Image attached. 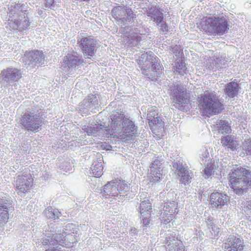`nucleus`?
<instances>
[{
    "mask_svg": "<svg viewBox=\"0 0 251 251\" xmlns=\"http://www.w3.org/2000/svg\"><path fill=\"white\" fill-rule=\"evenodd\" d=\"M24 55L30 62L41 63L44 59L43 51L38 50L26 51Z\"/></svg>",
    "mask_w": 251,
    "mask_h": 251,
    "instance_id": "22",
    "label": "nucleus"
},
{
    "mask_svg": "<svg viewBox=\"0 0 251 251\" xmlns=\"http://www.w3.org/2000/svg\"><path fill=\"white\" fill-rule=\"evenodd\" d=\"M49 243V240L47 239H43L42 243L44 245H47Z\"/></svg>",
    "mask_w": 251,
    "mask_h": 251,
    "instance_id": "36",
    "label": "nucleus"
},
{
    "mask_svg": "<svg viewBox=\"0 0 251 251\" xmlns=\"http://www.w3.org/2000/svg\"><path fill=\"white\" fill-rule=\"evenodd\" d=\"M172 251H185L184 245L181 243H177L173 247Z\"/></svg>",
    "mask_w": 251,
    "mask_h": 251,
    "instance_id": "31",
    "label": "nucleus"
},
{
    "mask_svg": "<svg viewBox=\"0 0 251 251\" xmlns=\"http://www.w3.org/2000/svg\"><path fill=\"white\" fill-rule=\"evenodd\" d=\"M97 41L91 37H85L78 40L77 44L84 55L93 56L95 54Z\"/></svg>",
    "mask_w": 251,
    "mask_h": 251,
    "instance_id": "15",
    "label": "nucleus"
},
{
    "mask_svg": "<svg viewBox=\"0 0 251 251\" xmlns=\"http://www.w3.org/2000/svg\"><path fill=\"white\" fill-rule=\"evenodd\" d=\"M214 162H211L208 163L204 169V173L207 176H211L214 173V170L215 169Z\"/></svg>",
    "mask_w": 251,
    "mask_h": 251,
    "instance_id": "28",
    "label": "nucleus"
},
{
    "mask_svg": "<svg viewBox=\"0 0 251 251\" xmlns=\"http://www.w3.org/2000/svg\"><path fill=\"white\" fill-rule=\"evenodd\" d=\"M165 176L163 167L161 161L155 159L150 166V172L149 176V181L151 185L159 183Z\"/></svg>",
    "mask_w": 251,
    "mask_h": 251,
    "instance_id": "10",
    "label": "nucleus"
},
{
    "mask_svg": "<svg viewBox=\"0 0 251 251\" xmlns=\"http://www.w3.org/2000/svg\"><path fill=\"white\" fill-rule=\"evenodd\" d=\"M127 38L132 42H139L141 40L140 34L136 32L132 33L131 35L127 36Z\"/></svg>",
    "mask_w": 251,
    "mask_h": 251,
    "instance_id": "30",
    "label": "nucleus"
},
{
    "mask_svg": "<svg viewBox=\"0 0 251 251\" xmlns=\"http://www.w3.org/2000/svg\"><path fill=\"white\" fill-rule=\"evenodd\" d=\"M111 123L108 126L101 125H95L93 127L88 126L85 131L89 136L98 134L104 137H109L114 134L115 131L121 130L123 133V139L132 138L135 136L137 127L134 123L123 113H117L111 116Z\"/></svg>",
    "mask_w": 251,
    "mask_h": 251,
    "instance_id": "1",
    "label": "nucleus"
},
{
    "mask_svg": "<svg viewBox=\"0 0 251 251\" xmlns=\"http://www.w3.org/2000/svg\"><path fill=\"white\" fill-rule=\"evenodd\" d=\"M0 75L3 79L9 82L17 81L22 77L20 70L10 68L2 70Z\"/></svg>",
    "mask_w": 251,
    "mask_h": 251,
    "instance_id": "18",
    "label": "nucleus"
},
{
    "mask_svg": "<svg viewBox=\"0 0 251 251\" xmlns=\"http://www.w3.org/2000/svg\"><path fill=\"white\" fill-rule=\"evenodd\" d=\"M228 179L229 185L233 192L241 195L251 186V171L246 167H237L231 170Z\"/></svg>",
    "mask_w": 251,
    "mask_h": 251,
    "instance_id": "3",
    "label": "nucleus"
},
{
    "mask_svg": "<svg viewBox=\"0 0 251 251\" xmlns=\"http://www.w3.org/2000/svg\"><path fill=\"white\" fill-rule=\"evenodd\" d=\"M9 207L6 203L2 201L0 202V222L1 223L6 224L8 222L9 218L8 209Z\"/></svg>",
    "mask_w": 251,
    "mask_h": 251,
    "instance_id": "24",
    "label": "nucleus"
},
{
    "mask_svg": "<svg viewBox=\"0 0 251 251\" xmlns=\"http://www.w3.org/2000/svg\"><path fill=\"white\" fill-rule=\"evenodd\" d=\"M177 203L173 201L167 202L164 205L162 214V222L164 224H167L173 219H176L177 214Z\"/></svg>",
    "mask_w": 251,
    "mask_h": 251,
    "instance_id": "14",
    "label": "nucleus"
},
{
    "mask_svg": "<svg viewBox=\"0 0 251 251\" xmlns=\"http://www.w3.org/2000/svg\"><path fill=\"white\" fill-rule=\"evenodd\" d=\"M245 247L243 240L233 235L226 238L222 246L225 251H243Z\"/></svg>",
    "mask_w": 251,
    "mask_h": 251,
    "instance_id": "11",
    "label": "nucleus"
},
{
    "mask_svg": "<svg viewBox=\"0 0 251 251\" xmlns=\"http://www.w3.org/2000/svg\"><path fill=\"white\" fill-rule=\"evenodd\" d=\"M63 63L69 68L76 69L83 65L84 60L79 58L77 53L74 50L69 51L64 57Z\"/></svg>",
    "mask_w": 251,
    "mask_h": 251,
    "instance_id": "17",
    "label": "nucleus"
},
{
    "mask_svg": "<svg viewBox=\"0 0 251 251\" xmlns=\"http://www.w3.org/2000/svg\"><path fill=\"white\" fill-rule=\"evenodd\" d=\"M244 142V150L247 154L251 155V137L245 139Z\"/></svg>",
    "mask_w": 251,
    "mask_h": 251,
    "instance_id": "29",
    "label": "nucleus"
},
{
    "mask_svg": "<svg viewBox=\"0 0 251 251\" xmlns=\"http://www.w3.org/2000/svg\"><path fill=\"white\" fill-rule=\"evenodd\" d=\"M176 170L178 172V176L180 177V182L184 185L190 183L193 174L189 170L188 166L177 167Z\"/></svg>",
    "mask_w": 251,
    "mask_h": 251,
    "instance_id": "19",
    "label": "nucleus"
},
{
    "mask_svg": "<svg viewBox=\"0 0 251 251\" xmlns=\"http://www.w3.org/2000/svg\"><path fill=\"white\" fill-rule=\"evenodd\" d=\"M25 23L27 26H29L30 25V22L28 20H25Z\"/></svg>",
    "mask_w": 251,
    "mask_h": 251,
    "instance_id": "38",
    "label": "nucleus"
},
{
    "mask_svg": "<svg viewBox=\"0 0 251 251\" xmlns=\"http://www.w3.org/2000/svg\"><path fill=\"white\" fill-rule=\"evenodd\" d=\"M176 68L177 71H178V72L180 73V72L178 71V70L180 69H183L185 68V64L183 62H181L180 63L177 62L176 64Z\"/></svg>",
    "mask_w": 251,
    "mask_h": 251,
    "instance_id": "34",
    "label": "nucleus"
},
{
    "mask_svg": "<svg viewBox=\"0 0 251 251\" xmlns=\"http://www.w3.org/2000/svg\"><path fill=\"white\" fill-rule=\"evenodd\" d=\"M198 107L202 116L209 117L221 113L225 109L223 100L215 93L205 91L198 97Z\"/></svg>",
    "mask_w": 251,
    "mask_h": 251,
    "instance_id": "4",
    "label": "nucleus"
},
{
    "mask_svg": "<svg viewBox=\"0 0 251 251\" xmlns=\"http://www.w3.org/2000/svg\"><path fill=\"white\" fill-rule=\"evenodd\" d=\"M111 14L117 21L124 24L133 21L136 18L132 9L126 6H115L112 9Z\"/></svg>",
    "mask_w": 251,
    "mask_h": 251,
    "instance_id": "7",
    "label": "nucleus"
},
{
    "mask_svg": "<svg viewBox=\"0 0 251 251\" xmlns=\"http://www.w3.org/2000/svg\"><path fill=\"white\" fill-rule=\"evenodd\" d=\"M54 3V0H45V6L46 8H51V6H52Z\"/></svg>",
    "mask_w": 251,
    "mask_h": 251,
    "instance_id": "33",
    "label": "nucleus"
},
{
    "mask_svg": "<svg viewBox=\"0 0 251 251\" xmlns=\"http://www.w3.org/2000/svg\"><path fill=\"white\" fill-rule=\"evenodd\" d=\"M173 100L178 104L177 108L179 110L187 111L189 109L188 105L190 103V98L186 90L175 92Z\"/></svg>",
    "mask_w": 251,
    "mask_h": 251,
    "instance_id": "16",
    "label": "nucleus"
},
{
    "mask_svg": "<svg viewBox=\"0 0 251 251\" xmlns=\"http://www.w3.org/2000/svg\"><path fill=\"white\" fill-rule=\"evenodd\" d=\"M161 30L163 32H166L168 31V26L165 23H163L161 25Z\"/></svg>",
    "mask_w": 251,
    "mask_h": 251,
    "instance_id": "35",
    "label": "nucleus"
},
{
    "mask_svg": "<svg viewBox=\"0 0 251 251\" xmlns=\"http://www.w3.org/2000/svg\"><path fill=\"white\" fill-rule=\"evenodd\" d=\"M39 117V115H31L25 113L22 117L21 124L26 130L37 132L42 125V120Z\"/></svg>",
    "mask_w": 251,
    "mask_h": 251,
    "instance_id": "9",
    "label": "nucleus"
},
{
    "mask_svg": "<svg viewBox=\"0 0 251 251\" xmlns=\"http://www.w3.org/2000/svg\"><path fill=\"white\" fill-rule=\"evenodd\" d=\"M138 64L141 70L145 71L144 73L152 80L156 79V77L159 76L163 69L155 57L147 53L141 55Z\"/></svg>",
    "mask_w": 251,
    "mask_h": 251,
    "instance_id": "5",
    "label": "nucleus"
},
{
    "mask_svg": "<svg viewBox=\"0 0 251 251\" xmlns=\"http://www.w3.org/2000/svg\"><path fill=\"white\" fill-rule=\"evenodd\" d=\"M221 142L224 147L229 149L232 151L236 150L239 145L236 138L231 135H226L222 137Z\"/></svg>",
    "mask_w": 251,
    "mask_h": 251,
    "instance_id": "21",
    "label": "nucleus"
},
{
    "mask_svg": "<svg viewBox=\"0 0 251 251\" xmlns=\"http://www.w3.org/2000/svg\"><path fill=\"white\" fill-rule=\"evenodd\" d=\"M34 183V177L29 169H26L25 175H19L16 180L15 190L18 194H25L30 191Z\"/></svg>",
    "mask_w": 251,
    "mask_h": 251,
    "instance_id": "8",
    "label": "nucleus"
},
{
    "mask_svg": "<svg viewBox=\"0 0 251 251\" xmlns=\"http://www.w3.org/2000/svg\"><path fill=\"white\" fill-rule=\"evenodd\" d=\"M163 19H164L163 14L162 13H160L154 19V20L157 24H159V23H162L163 22Z\"/></svg>",
    "mask_w": 251,
    "mask_h": 251,
    "instance_id": "32",
    "label": "nucleus"
},
{
    "mask_svg": "<svg viewBox=\"0 0 251 251\" xmlns=\"http://www.w3.org/2000/svg\"><path fill=\"white\" fill-rule=\"evenodd\" d=\"M139 212L143 225L146 226H149L151 221V216L153 214V206L150 200L146 199L140 202Z\"/></svg>",
    "mask_w": 251,
    "mask_h": 251,
    "instance_id": "12",
    "label": "nucleus"
},
{
    "mask_svg": "<svg viewBox=\"0 0 251 251\" xmlns=\"http://www.w3.org/2000/svg\"><path fill=\"white\" fill-rule=\"evenodd\" d=\"M197 27L208 35H223L228 32L227 19L224 16L203 17L197 23Z\"/></svg>",
    "mask_w": 251,
    "mask_h": 251,
    "instance_id": "2",
    "label": "nucleus"
},
{
    "mask_svg": "<svg viewBox=\"0 0 251 251\" xmlns=\"http://www.w3.org/2000/svg\"><path fill=\"white\" fill-rule=\"evenodd\" d=\"M46 251H53L46 250Z\"/></svg>",
    "mask_w": 251,
    "mask_h": 251,
    "instance_id": "39",
    "label": "nucleus"
},
{
    "mask_svg": "<svg viewBox=\"0 0 251 251\" xmlns=\"http://www.w3.org/2000/svg\"><path fill=\"white\" fill-rule=\"evenodd\" d=\"M115 184L116 186L117 192L118 194H122L125 192H126L128 189V186L124 181L121 180H114Z\"/></svg>",
    "mask_w": 251,
    "mask_h": 251,
    "instance_id": "27",
    "label": "nucleus"
},
{
    "mask_svg": "<svg viewBox=\"0 0 251 251\" xmlns=\"http://www.w3.org/2000/svg\"><path fill=\"white\" fill-rule=\"evenodd\" d=\"M22 5L18 3L14 5V8H20L22 7Z\"/></svg>",
    "mask_w": 251,
    "mask_h": 251,
    "instance_id": "37",
    "label": "nucleus"
},
{
    "mask_svg": "<svg viewBox=\"0 0 251 251\" xmlns=\"http://www.w3.org/2000/svg\"><path fill=\"white\" fill-rule=\"evenodd\" d=\"M151 130L157 140L162 138L166 135L165 123L159 115V111L156 107H152L147 117Z\"/></svg>",
    "mask_w": 251,
    "mask_h": 251,
    "instance_id": "6",
    "label": "nucleus"
},
{
    "mask_svg": "<svg viewBox=\"0 0 251 251\" xmlns=\"http://www.w3.org/2000/svg\"><path fill=\"white\" fill-rule=\"evenodd\" d=\"M102 197L105 199H115L118 196V192L113 180L108 181L104 185L103 188Z\"/></svg>",
    "mask_w": 251,
    "mask_h": 251,
    "instance_id": "20",
    "label": "nucleus"
},
{
    "mask_svg": "<svg viewBox=\"0 0 251 251\" xmlns=\"http://www.w3.org/2000/svg\"><path fill=\"white\" fill-rule=\"evenodd\" d=\"M92 174L97 177H99L103 174V167L100 162H94L91 168Z\"/></svg>",
    "mask_w": 251,
    "mask_h": 251,
    "instance_id": "26",
    "label": "nucleus"
},
{
    "mask_svg": "<svg viewBox=\"0 0 251 251\" xmlns=\"http://www.w3.org/2000/svg\"><path fill=\"white\" fill-rule=\"evenodd\" d=\"M239 85L236 82H230L227 83L225 89L226 94L229 98H233L238 95Z\"/></svg>",
    "mask_w": 251,
    "mask_h": 251,
    "instance_id": "23",
    "label": "nucleus"
},
{
    "mask_svg": "<svg viewBox=\"0 0 251 251\" xmlns=\"http://www.w3.org/2000/svg\"><path fill=\"white\" fill-rule=\"evenodd\" d=\"M219 132L226 134L231 130V127L228 122L226 120H221L215 125Z\"/></svg>",
    "mask_w": 251,
    "mask_h": 251,
    "instance_id": "25",
    "label": "nucleus"
},
{
    "mask_svg": "<svg viewBox=\"0 0 251 251\" xmlns=\"http://www.w3.org/2000/svg\"><path fill=\"white\" fill-rule=\"evenodd\" d=\"M229 202V197L227 194L219 191L210 194L209 202L211 207L215 209H222Z\"/></svg>",
    "mask_w": 251,
    "mask_h": 251,
    "instance_id": "13",
    "label": "nucleus"
}]
</instances>
